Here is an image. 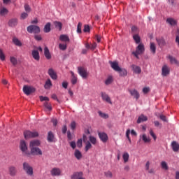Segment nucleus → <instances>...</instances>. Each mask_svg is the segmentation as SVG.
<instances>
[{
    "instance_id": "nucleus-1",
    "label": "nucleus",
    "mask_w": 179,
    "mask_h": 179,
    "mask_svg": "<svg viewBox=\"0 0 179 179\" xmlns=\"http://www.w3.org/2000/svg\"><path fill=\"white\" fill-rule=\"evenodd\" d=\"M110 64L112 69L115 70V72H118L120 76H127L128 75V71L125 69H121L118 65V62H109Z\"/></svg>"
},
{
    "instance_id": "nucleus-2",
    "label": "nucleus",
    "mask_w": 179,
    "mask_h": 179,
    "mask_svg": "<svg viewBox=\"0 0 179 179\" xmlns=\"http://www.w3.org/2000/svg\"><path fill=\"white\" fill-rule=\"evenodd\" d=\"M22 166L24 171H25L27 176H29L30 177L33 176V166H30L27 162H24Z\"/></svg>"
},
{
    "instance_id": "nucleus-3",
    "label": "nucleus",
    "mask_w": 179,
    "mask_h": 179,
    "mask_svg": "<svg viewBox=\"0 0 179 179\" xmlns=\"http://www.w3.org/2000/svg\"><path fill=\"white\" fill-rule=\"evenodd\" d=\"M24 136L26 139H30L31 138H37V136H38V132L26 130L24 131Z\"/></svg>"
},
{
    "instance_id": "nucleus-4",
    "label": "nucleus",
    "mask_w": 179,
    "mask_h": 179,
    "mask_svg": "<svg viewBox=\"0 0 179 179\" xmlns=\"http://www.w3.org/2000/svg\"><path fill=\"white\" fill-rule=\"evenodd\" d=\"M22 91L27 96H30L31 93H34L36 92V89L31 86L24 85Z\"/></svg>"
},
{
    "instance_id": "nucleus-5",
    "label": "nucleus",
    "mask_w": 179,
    "mask_h": 179,
    "mask_svg": "<svg viewBox=\"0 0 179 179\" xmlns=\"http://www.w3.org/2000/svg\"><path fill=\"white\" fill-rule=\"evenodd\" d=\"M27 30L28 33H34V34H38V33H40V27L37 25H30L27 27Z\"/></svg>"
},
{
    "instance_id": "nucleus-6",
    "label": "nucleus",
    "mask_w": 179,
    "mask_h": 179,
    "mask_svg": "<svg viewBox=\"0 0 179 179\" xmlns=\"http://www.w3.org/2000/svg\"><path fill=\"white\" fill-rule=\"evenodd\" d=\"M79 75L83 78V79H86L89 75L87 70L83 67L78 68Z\"/></svg>"
},
{
    "instance_id": "nucleus-7",
    "label": "nucleus",
    "mask_w": 179,
    "mask_h": 179,
    "mask_svg": "<svg viewBox=\"0 0 179 179\" xmlns=\"http://www.w3.org/2000/svg\"><path fill=\"white\" fill-rule=\"evenodd\" d=\"M30 149H31V154L33 155V156L43 155V151H41V149H40L38 147L32 148Z\"/></svg>"
},
{
    "instance_id": "nucleus-8",
    "label": "nucleus",
    "mask_w": 179,
    "mask_h": 179,
    "mask_svg": "<svg viewBox=\"0 0 179 179\" xmlns=\"http://www.w3.org/2000/svg\"><path fill=\"white\" fill-rule=\"evenodd\" d=\"M170 75V67L167 64H164L162 68V76H169Z\"/></svg>"
},
{
    "instance_id": "nucleus-9",
    "label": "nucleus",
    "mask_w": 179,
    "mask_h": 179,
    "mask_svg": "<svg viewBox=\"0 0 179 179\" xmlns=\"http://www.w3.org/2000/svg\"><path fill=\"white\" fill-rule=\"evenodd\" d=\"M8 173L10 177H16L17 175V169L15 166H10L8 167Z\"/></svg>"
},
{
    "instance_id": "nucleus-10",
    "label": "nucleus",
    "mask_w": 179,
    "mask_h": 179,
    "mask_svg": "<svg viewBox=\"0 0 179 179\" xmlns=\"http://www.w3.org/2000/svg\"><path fill=\"white\" fill-rule=\"evenodd\" d=\"M101 96L102 97V100H103V101H106V103H108L109 104H113V101H111V98H110V96H108L107 93L101 92Z\"/></svg>"
},
{
    "instance_id": "nucleus-11",
    "label": "nucleus",
    "mask_w": 179,
    "mask_h": 179,
    "mask_svg": "<svg viewBox=\"0 0 179 179\" xmlns=\"http://www.w3.org/2000/svg\"><path fill=\"white\" fill-rule=\"evenodd\" d=\"M48 73L49 76H50L51 79H53V80H57L58 76H57L55 71H54L52 69H49Z\"/></svg>"
},
{
    "instance_id": "nucleus-12",
    "label": "nucleus",
    "mask_w": 179,
    "mask_h": 179,
    "mask_svg": "<svg viewBox=\"0 0 179 179\" xmlns=\"http://www.w3.org/2000/svg\"><path fill=\"white\" fill-rule=\"evenodd\" d=\"M129 93H130L131 96L134 97V99H136V100L139 99L140 95H139V92H138V90H129Z\"/></svg>"
},
{
    "instance_id": "nucleus-13",
    "label": "nucleus",
    "mask_w": 179,
    "mask_h": 179,
    "mask_svg": "<svg viewBox=\"0 0 179 179\" xmlns=\"http://www.w3.org/2000/svg\"><path fill=\"white\" fill-rule=\"evenodd\" d=\"M136 52L138 54H143V52H145V45L140 43L136 48Z\"/></svg>"
},
{
    "instance_id": "nucleus-14",
    "label": "nucleus",
    "mask_w": 179,
    "mask_h": 179,
    "mask_svg": "<svg viewBox=\"0 0 179 179\" xmlns=\"http://www.w3.org/2000/svg\"><path fill=\"white\" fill-rule=\"evenodd\" d=\"M31 55L35 61H40V53L38 52V50H33Z\"/></svg>"
},
{
    "instance_id": "nucleus-15",
    "label": "nucleus",
    "mask_w": 179,
    "mask_h": 179,
    "mask_svg": "<svg viewBox=\"0 0 179 179\" xmlns=\"http://www.w3.org/2000/svg\"><path fill=\"white\" fill-rule=\"evenodd\" d=\"M51 175L53 176L54 177L57 176H61V169L59 168H53L51 171Z\"/></svg>"
},
{
    "instance_id": "nucleus-16",
    "label": "nucleus",
    "mask_w": 179,
    "mask_h": 179,
    "mask_svg": "<svg viewBox=\"0 0 179 179\" xmlns=\"http://www.w3.org/2000/svg\"><path fill=\"white\" fill-rule=\"evenodd\" d=\"M156 41L157 42V44L159 47H164L166 45V41L163 37L157 38Z\"/></svg>"
},
{
    "instance_id": "nucleus-17",
    "label": "nucleus",
    "mask_w": 179,
    "mask_h": 179,
    "mask_svg": "<svg viewBox=\"0 0 179 179\" xmlns=\"http://www.w3.org/2000/svg\"><path fill=\"white\" fill-rule=\"evenodd\" d=\"M80 177H83V172L80 171V172H74L71 176V179H79Z\"/></svg>"
},
{
    "instance_id": "nucleus-18",
    "label": "nucleus",
    "mask_w": 179,
    "mask_h": 179,
    "mask_svg": "<svg viewBox=\"0 0 179 179\" xmlns=\"http://www.w3.org/2000/svg\"><path fill=\"white\" fill-rule=\"evenodd\" d=\"M40 144H41L40 141L33 140L29 143V148H30V149H31L33 148H37V146H40Z\"/></svg>"
},
{
    "instance_id": "nucleus-19",
    "label": "nucleus",
    "mask_w": 179,
    "mask_h": 179,
    "mask_svg": "<svg viewBox=\"0 0 179 179\" xmlns=\"http://www.w3.org/2000/svg\"><path fill=\"white\" fill-rule=\"evenodd\" d=\"M99 136L101 141L103 143L107 142L108 141V136L106 133H99Z\"/></svg>"
},
{
    "instance_id": "nucleus-20",
    "label": "nucleus",
    "mask_w": 179,
    "mask_h": 179,
    "mask_svg": "<svg viewBox=\"0 0 179 179\" xmlns=\"http://www.w3.org/2000/svg\"><path fill=\"white\" fill-rule=\"evenodd\" d=\"M20 148L22 152L27 151V145L26 144V141L22 140L20 143Z\"/></svg>"
},
{
    "instance_id": "nucleus-21",
    "label": "nucleus",
    "mask_w": 179,
    "mask_h": 179,
    "mask_svg": "<svg viewBox=\"0 0 179 179\" xmlns=\"http://www.w3.org/2000/svg\"><path fill=\"white\" fill-rule=\"evenodd\" d=\"M8 26L10 27H15L17 26V18H12L8 21Z\"/></svg>"
},
{
    "instance_id": "nucleus-22",
    "label": "nucleus",
    "mask_w": 179,
    "mask_h": 179,
    "mask_svg": "<svg viewBox=\"0 0 179 179\" xmlns=\"http://www.w3.org/2000/svg\"><path fill=\"white\" fill-rule=\"evenodd\" d=\"M171 148L173 152H178L179 143L177 141H172Z\"/></svg>"
},
{
    "instance_id": "nucleus-23",
    "label": "nucleus",
    "mask_w": 179,
    "mask_h": 179,
    "mask_svg": "<svg viewBox=\"0 0 179 179\" xmlns=\"http://www.w3.org/2000/svg\"><path fill=\"white\" fill-rule=\"evenodd\" d=\"M44 55L46 59H51V53H50V50L47 46L44 48Z\"/></svg>"
},
{
    "instance_id": "nucleus-24",
    "label": "nucleus",
    "mask_w": 179,
    "mask_h": 179,
    "mask_svg": "<svg viewBox=\"0 0 179 179\" xmlns=\"http://www.w3.org/2000/svg\"><path fill=\"white\" fill-rule=\"evenodd\" d=\"M145 121H148V117L143 114H141L137 120V124H141V122H145Z\"/></svg>"
},
{
    "instance_id": "nucleus-25",
    "label": "nucleus",
    "mask_w": 179,
    "mask_h": 179,
    "mask_svg": "<svg viewBox=\"0 0 179 179\" xmlns=\"http://www.w3.org/2000/svg\"><path fill=\"white\" fill-rule=\"evenodd\" d=\"M48 142H55V137L52 131H49L48 134Z\"/></svg>"
},
{
    "instance_id": "nucleus-26",
    "label": "nucleus",
    "mask_w": 179,
    "mask_h": 179,
    "mask_svg": "<svg viewBox=\"0 0 179 179\" xmlns=\"http://www.w3.org/2000/svg\"><path fill=\"white\" fill-rule=\"evenodd\" d=\"M131 68H132V69H133V71H134V72L135 73L139 74V73H141V72H142V69H141V68L139 67V66H136V65H135V64H133V65L131 66Z\"/></svg>"
},
{
    "instance_id": "nucleus-27",
    "label": "nucleus",
    "mask_w": 179,
    "mask_h": 179,
    "mask_svg": "<svg viewBox=\"0 0 179 179\" xmlns=\"http://www.w3.org/2000/svg\"><path fill=\"white\" fill-rule=\"evenodd\" d=\"M60 41H64V43H69V37L67 35L62 34L59 36Z\"/></svg>"
},
{
    "instance_id": "nucleus-28",
    "label": "nucleus",
    "mask_w": 179,
    "mask_h": 179,
    "mask_svg": "<svg viewBox=\"0 0 179 179\" xmlns=\"http://www.w3.org/2000/svg\"><path fill=\"white\" fill-rule=\"evenodd\" d=\"M44 33H50L51 31V23L48 22L43 29Z\"/></svg>"
},
{
    "instance_id": "nucleus-29",
    "label": "nucleus",
    "mask_w": 179,
    "mask_h": 179,
    "mask_svg": "<svg viewBox=\"0 0 179 179\" xmlns=\"http://www.w3.org/2000/svg\"><path fill=\"white\" fill-rule=\"evenodd\" d=\"M74 156L77 160H80L82 159V152L79 150H76L74 152Z\"/></svg>"
},
{
    "instance_id": "nucleus-30",
    "label": "nucleus",
    "mask_w": 179,
    "mask_h": 179,
    "mask_svg": "<svg viewBox=\"0 0 179 179\" xmlns=\"http://www.w3.org/2000/svg\"><path fill=\"white\" fill-rule=\"evenodd\" d=\"M8 12H9L6 8L5 7H0V15L1 16H5V15H8Z\"/></svg>"
},
{
    "instance_id": "nucleus-31",
    "label": "nucleus",
    "mask_w": 179,
    "mask_h": 179,
    "mask_svg": "<svg viewBox=\"0 0 179 179\" xmlns=\"http://www.w3.org/2000/svg\"><path fill=\"white\" fill-rule=\"evenodd\" d=\"M140 137L142 138L144 143H149V142H150V138L148 137L146 134H143L142 136H140Z\"/></svg>"
},
{
    "instance_id": "nucleus-32",
    "label": "nucleus",
    "mask_w": 179,
    "mask_h": 179,
    "mask_svg": "<svg viewBox=\"0 0 179 179\" xmlns=\"http://www.w3.org/2000/svg\"><path fill=\"white\" fill-rule=\"evenodd\" d=\"M52 86V83L51 82V80L50 79H48L45 81V83L44 85V88L45 89H50Z\"/></svg>"
},
{
    "instance_id": "nucleus-33",
    "label": "nucleus",
    "mask_w": 179,
    "mask_h": 179,
    "mask_svg": "<svg viewBox=\"0 0 179 179\" xmlns=\"http://www.w3.org/2000/svg\"><path fill=\"white\" fill-rule=\"evenodd\" d=\"M71 83L72 85H76V83H78V78L76 76H75V73L71 71Z\"/></svg>"
},
{
    "instance_id": "nucleus-34",
    "label": "nucleus",
    "mask_w": 179,
    "mask_h": 179,
    "mask_svg": "<svg viewBox=\"0 0 179 179\" xmlns=\"http://www.w3.org/2000/svg\"><path fill=\"white\" fill-rule=\"evenodd\" d=\"M166 22H168L171 26H176V24H177V21L173 18H167Z\"/></svg>"
},
{
    "instance_id": "nucleus-35",
    "label": "nucleus",
    "mask_w": 179,
    "mask_h": 179,
    "mask_svg": "<svg viewBox=\"0 0 179 179\" xmlns=\"http://www.w3.org/2000/svg\"><path fill=\"white\" fill-rule=\"evenodd\" d=\"M13 43L17 47H22V42L16 37L13 38Z\"/></svg>"
},
{
    "instance_id": "nucleus-36",
    "label": "nucleus",
    "mask_w": 179,
    "mask_h": 179,
    "mask_svg": "<svg viewBox=\"0 0 179 179\" xmlns=\"http://www.w3.org/2000/svg\"><path fill=\"white\" fill-rule=\"evenodd\" d=\"M168 58L170 60L171 64H175L176 65H178V61L176 60L174 57L169 55Z\"/></svg>"
},
{
    "instance_id": "nucleus-37",
    "label": "nucleus",
    "mask_w": 179,
    "mask_h": 179,
    "mask_svg": "<svg viewBox=\"0 0 179 179\" xmlns=\"http://www.w3.org/2000/svg\"><path fill=\"white\" fill-rule=\"evenodd\" d=\"M133 39L134 40L136 44H139V43H141V36H139V34L133 35Z\"/></svg>"
},
{
    "instance_id": "nucleus-38",
    "label": "nucleus",
    "mask_w": 179,
    "mask_h": 179,
    "mask_svg": "<svg viewBox=\"0 0 179 179\" xmlns=\"http://www.w3.org/2000/svg\"><path fill=\"white\" fill-rule=\"evenodd\" d=\"M124 163H128L129 160V154L128 152H124L122 155Z\"/></svg>"
},
{
    "instance_id": "nucleus-39",
    "label": "nucleus",
    "mask_w": 179,
    "mask_h": 179,
    "mask_svg": "<svg viewBox=\"0 0 179 179\" xmlns=\"http://www.w3.org/2000/svg\"><path fill=\"white\" fill-rule=\"evenodd\" d=\"M54 25L56 29H59V31L62 30V23H61V22L55 21L54 22Z\"/></svg>"
},
{
    "instance_id": "nucleus-40",
    "label": "nucleus",
    "mask_w": 179,
    "mask_h": 179,
    "mask_svg": "<svg viewBox=\"0 0 179 179\" xmlns=\"http://www.w3.org/2000/svg\"><path fill=\"white\" fill-rule=\"evenodd\" d=\"M150 50L152 54H156V45L153 42L150 43Z\"/></svg>"
},
{
    "instance_id": "nucleus-41",
    "label": "nucleus",
    "mask_w": 179,
    "mask_h": 179,
    "mask_svg": "<svg viewBox=\"0 0 179 179\" xmlns=\"http://www.w3.org/2000/svg\"><path fill=\"white\" fill-rule=\"evenodd\" d=\"M89 139H90V142H91L92 145H96L97 143V140L94 136H90Z\"/></svg>"
},
{
    "instance_id": "nucleus-42",
    "label": "nucleus",
    "mask_w": 179,
    "mask_h": 179,
    "mask_svg": "<svg viewBox=\"0 0 179 179\" xmlns=\"http://www.w3.org/2000/svg\"><path fill=\"white\" fill-rule=\"evenodd\" d=\"M161 166L163 170H169V165H167V162L162 161L161 162Z\"/></svg>"
},
{
    "instance_id": "nucleus-43",
    "label": "nucleus",
    "mask_w": 179,
    "mask_h": 179,
    "mask_svg": "<svg viewBox=\"0 0 179 179\" xmlns=\"http://www.w3.org/2000/svg\"><path fill=\"white\" fill-rule=\"evenodd\" d=\"M98 114L99 116H101V118H104L105 120H107V118H108V115L106 113H104L101 111H98Z\"/></svg>"
},
{
    "instance_id": "nucleus-44",
    "label": "nucleus",
    "mask_w": 179,
    "mask_h": 179,
    "mask_svg": "<svg viewBox=\"0 0 179 179\" xmlns=\"http://www.w3.org/2000/svg\"><path fill=\"white\" fill-rule=\"evenodd\" d=\"M131 33H132L133 36L134 34H138V33H139V29H138V27L134 26L131 27Z\"/></svg>"
},
{
    "instance_id": "nucleus-45",
    "label": "nucleus",
    "mask_w": 179,
    "mask_h": 179,
    "mask_svg": "<svg viewBox=\"0 0 179 179\" xmlns=\"http://www.w3.org/2000/svg\"><path fill=\"white\" fill-rule=\"evenodd\" d=\"M67 47L68 46L66 45V44H62V43L59 44V48L62 51H65V50H66Z\"/></svg>"
},
{
    "instance_id": "nucleus-46",
    "label": "nucleus",
    "mask_w": 179,
    "mask_h": 179,
    "mask_svg": "<svg viewBox=\"0 0 179 179\" xmlns=\"http://www.w3.org/2000/svg\"><path fill=\"white\" fill-rule=\"evenodd\" d=\"M10 61L13 65H17V59L15 58L14 57H10Z\"/></svg>"
},
{
    "instance_id": "nucleus-47",
    "label": "nucleus",
    "mask_w": 179,
    "mask_h": 179,
    "mask_svg": "<svg viewBox=\"0 0 179 179\" xmlns=\"http://www.w3.org/2000/svg\"><path fill=\"white\" fill-rule=\"evenodd\" d=\"M24 10L27 13H30V12H31V8H30V6H29V4L24 5Z\"/></svg>"
},
{
    "instance_id": "nucleus-48",
    "label": "nucleus",
    "mask_w": 179,
    "mask_h": 179,
    "mask_svg": "<svg viewBox=\"0 0 179 179\" xmlns=\"http://www.w3.org/2000/svg\"><path fill=\"white\" fill-rule=\"evenodd\" d=\"M150 135L153 138L154 141L157 139V136H156V134L152 129H150Z\"/></svg>"
},
{
    "instance_id": "nucleus-49",
    "label": "nucleus",
    "mask_w": 179,
    "mask_h": 179,
    "mask_svg": "<svg viewBox=\"0 0 179 179\" xmlns=\"http://www.w3.org/2000/svg\"><path fill=\"white\" fill-rule=\"evenodd\" d=\"M77 33H82V22H78L77 26Z\"/></svg>"
},
{
    "instance_id": "nucleus-50",
    "label": "nucleus",
    "mask_w": 179,
    "mask_h": 179,
    "mask_svg": "<svg viewBox=\"0 0 179 179\" xmlns=\"http://www.w3.org/2000/svg\"><path fill=\"white\" fill-rule=\"evenodd\" d=\"M89 149H92V143L87 141L85 145V152H88Z\"/></svg>"
},
{
    "instance_id": "nucleus-51",
    "label": "nucleus",
    "mask_w": 179,
    "mask_h": 179,
    "mask_svg": "<svg viewBox=\"0 0 179 179\" xmlns=\"http://www.w3.org/2000/svg\"><path fill=\"white\" fill-rule=\"evenodd\" d=\"M0 59L1 61H5V54H3L2 49H0Z\"/></svg>"
},
{
    "instance_id": "nucleus-52",
    "label": "nucleus",
    "mask_w": 179,
    "mask_h": 179,
    "mask_svg": "<svg viewBox=\"0 0 179 179\" xmlns=\"http://www.w3.org/2000/svg\"><path fill=\"white\" fill-rule=\"evenodd\" d=\"M28 16H29V14H27V13H22L21 14L20 19L22 20H24V19L27 18Z\"/></svg>"
},
{
    "instance_id": "nucleus-53",
    "label": "nucleus",
    "mask_w": 179,
    "mask_h": 179,
    "mask_svg": "<svg viewBox=\"0 0 179 179\" xmlns=\"http://www.w3.org/2000/svg\"><path fill=\"white\" fill-rule=\"evenodd\" d=\"M77 146H78V148H82L83 146V143L82 138H80L78 140Z\"/></svg>"
},
{
    "instance_id": "nucleus-54",
    "label": "nucleus",
    "mask_w": 179,
    "mask_h": 179,
    "mask_svg": "<svg viewBox=\"0 0 179 179\" xmlns=\"http://www.w3.org/2000/svg\"><path fill=\"white\" fill-rule=\"evenodd\" d=\"M83 31L84 33H89V31H90V27L89 25H85Z\"/></svg>"
},
{
    "instance_id": "nucleus-55",
    "label": "nucleus",
    "mask_w": 179,
    "mask_h": 179,
    "mask_svg": "<svg viewBox=\"0 0 179 179\" xmlns=\"http://www.w3.org/2000/svg\"><path fill=\"white\" fill-rule=\"evenodd\" d=\"M113 82V77H108L105 81L106 85H110Z\"/></svg>"
},
{
    "instance_id": "nucleus-56",
    "label": "nucleus",
    "mask_w": 179,
    "mask_h": 179,
    "mask_svg": "<svg viewBox=\"0 0 179 179\" xmlns=\"http://www.w3.org/2000/svg\"><path fill=\"white\" fill-rule=\"evenodd\" d=\"M44 106H45V107L48 110H52V108L51 107V105H50V103H48V102H45Z\"/></svg>"
},
{
    "instance_id": "nucleus-57",
    "label": "nucleus",
    "mask_w": 179,
    "mask_h": 179,
    "mask_svg": "<svg viewBox=\"0 0 179 179\" xmlns=\"http://www.w3.org/2000/svg\"><path fill=\"white\" fill-rule=\"evenodd\" d=\"M149 92H150V88L146 87H144L143 89V93H144V94H147V93H149Z\"/></svg>"
},
{
    "instance_id": "nucleus-58",
    "label": "nucleus",
    "mask_w": 179,
    "mask_h": 179,
    "mask_svg": "<svg viewBox=\"0 0 179 179\" xmlns=\"http://www.w3.org/2000/svg\"><path fill=\"white\" fill-rule=\"evenodd\" d=\"M40 100H41V101H48V100H50V99L47 96H41Z\"/></svg>"
},
{
    "instance_id": "nucleus-59",
    "label": "nucleus",
    "mask_w": 179,
    "mask_h": 179,
    "mask_svg": "<svg viewBox=\"0 0 179 179\" xmlns=\"http://www.w3.org/2000/svg\"><path fill=\"white\" fill-rule=\"evenodd\" d=\"M34 38L36 40V41H41V40H43L41 35H35Z\"/></svg>"
},
{
    "instance_id": "nucleus-60",
    "label": "nucleus",
    "mask_w": 179,
    "mask_h": 179,
    "mask_svg": "<svg viewBox=\"0 0 179 179\" xmlns=\"http://www.w3.org/2000/svg\"><path fill=\"white\" fill-rule=\"evenodd\" d=\"M159 118H160V120L164 121V122H167V117H166V116L164 115H161L159 116Z\"/></svg>"
},
{
    "instance_id": "nucleus-61",
    "label": "nucleus",
    "mask_w": 179,
    "mask_h": 179,
    "mask_svg": "<svg viewBox=\"0 0 179 179\" xmlns=\"http://www.w3.org/2000/svg\"><path fill=\"white\" fill-rule=\"evenodd\" d=\"M70 127L71 129H75L76 128V122L75 121L71 122Z\"/></svg>"
},
{
    "instance_id": "nucleus-62",
    "label": "nucleus",
    "mask_w": 179,
    "mask_h": 179,
    "mask_svg": "<svg viewBox=\"0 0 179 179\" xmlns=\"http://www.w3.org/2000/svg\"><path fill=\"white\" fill-rule=\"evenodd\" d=\"M96 47H97V43H96V42L91 44V50H92V51H94Z\"/></svg>"
},
{
    "instance_id": "nucleus-63",
    "label": "nucleus",
    "mask_w": 179,
    "mask_h": 179,
    "mask_svg": "<svg viewBox=\"0 0 179 179\" xmlns=\"http://www.w3.org/2000/svg\"><path fill=\"white\" fill-rule=\"evenodd\" d=\"M105 176H106V177H108L109 178H112L113 173H111V171H108L105 173Z\"/></svg>"
},
{
    "instance_id": "nucleus-64",
    "label": "nucleus",
    "mask_w": 179,
    "mask_h": 179,
    "mask_svg": "<svg viewBox=\"0 0 179 179\" xmlns=\"http://www.w3.org/2000/svg\"><path fill=\"white\" fill-rule=\"evenodd\" d=\"M70 146L72 149H75L76 148V143L75 141L70 142Z\"/></svg>"
}]
</instances>
